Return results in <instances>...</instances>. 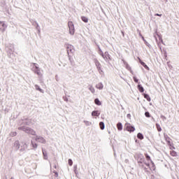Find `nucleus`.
<instances>
[{"instance_id":"21","label":"nucleus","mask_w":179,"mask_h":179,"mask_svg":"<svg viewBox=\"0 0 179 179\" xmlns=\"http://www.w3.org/2000/svg\"><path fill=\"white\" fill-rule=\"evenodd\" d=\"M157 129L159 132L162 131V127L159 124H156Z\"/></svg>"},{"instance_id":"9","label":"nucleus","mask_w":179,"mask_h":179,"mask_svg":"<svg viewBox=\"0 0 179 179\" xmlns=\"http://www.w3.org/2000/svg\"><path fill=\"white\" fill-rule=\"evenodd\" d=\"M138 60L140 64L145 69H148V71H149V66H148V65H146V64L145 62H143L141 58L138 57Z\"/></svg>"},{"instance_id":"2","label":"nucleus","mask_w":179,"mask_h":179,"mask_svg":"<svg viewBox=\"0 0 179 179\" xmlns=\"http://www.w3.org/2000/svg\"><path fill=\"white\" fill-rule=\"evenodd\" d=\"M68 26H69L70 34L71 36H73V34H75V25H73V22L71 21H69L68 22Z\"/></svg>"},{"instance_id":"17","label":"nucleus","mask_w":179,"mask_h":179,"mask_svg":"<svg viewBox=\"0 0 179 179\" xmlns=\"http://www.w3.org/2000/svg\"><path fill=\"white\" fill-rule=\"evenodd\" d=\"M143 96H144V98L146 99V100L148 101H150L151 99H150V96H149V94H144Z\"/></svg>"},{"instance_id":"37","label":"nucleus","mask_w":179,"mask_h":179,"mask_svg":"<svg viewBox=\"0 0 179 179\" xmlns=\"http://www.w3.org/2000/svg\"><path fill=\"white\" fill-rule=\"evenodd\" d=\"M156 41H158L157 38H156Z\"/></svg>"},{"instance_id":"15","label":"nucleus","mask_w":179,"mask_h":179,"mask_svg":"<svg viewBox=\"0 0 179 179\" xmlns=\"http://www.w3.org/2000/svg\"><path fill=\"white\" fill-rule=\"evenodd\" d=\"M81 20H83V22H84L85 23H87V22H89V19L87 17L85 16H82L81 17Z\"/></svg>"},{"instance_id":"22","label":"nucleus","mask_w":179,"mask_h":179,"mask_svg":"<svg viewBox=\"0 0 179 179\" xmlns=\"http://www.w3.org/2000/svg\"><path fill=\"white\" fill-rule=\"evenodd\" d=\"M157 38L159 43H163V39L162 38V36L160 35H157Z\"/></svg>"},{"instance_id":"34","label":"nucleus","mask_w":179,"mask_h":179,"mask_svg":"<svg viewBox=\"0 0 179 179\" xmlns=\"http://www.w3.org/2000/svg\"><path fill=\"white\" fill-rule=\"evenodd\" d=\"M145 166H147V167H149L150 164L148 163H145Z\"/></svg>"},{"instance_id":"12","label":"nucleus","mask_w":179,"mask_h":179,"mask_svg":"<svg viewBox=\"0 0 179 179\" xmlns=\"http://www.w3.org/2000/svg\"><path fill=\"white\" fill-rule=\"evenodd\" d=\"M164 138L166 142H167L168 145H170L171 143V138H170V137H169V136H164Z\"/></svg>"},{"instance_id":"1","label":"nucleus","mask_w":179,"mask_h":179,"mask_svg":"<svg viewBox=\"0 0 179 179\" xmlns=\"http://www.w3.org/2000/svg\"><path fill=\"white\" fill-rule=\"evenodd\" d=\"M18 129L21 131H24L26 134H29V135H36V131L30 127H19Z\"/></svg>"},{"instance_id":"26","label":"nucleus","mask_w":179,"mask_h":179,"mask_svg":"<svg viewBox=\"0 0 179 179\" xmlns=\"http://www.w3.org/2000/svg\"><path fill=\"white\" fill-rule=\"evenodd\" d=\"M145 115L147 118H150V113L149 112H145Z\"/></svg>"},{"instance_id":"32","label":"nucleus","mask_w":179,"mask_h":179,"mask_svg":"<svg viewBox=\"0 0 179 179\" xmlns=\"http://www.w3.org/2000/svg\"><path fill=\"white\" fill-rule=\"evenodd\" d=\"M32 145H33V148H37V144L36 143H35V144L32 143Z\"/></svg>"},{"instance_id":"5","label":"nucleus","mask_w":179,"mask_h":179,"mask_svg":"<svg viewBox=\"0 0 179 179\" xmlns=\"http://www.w3.org/2000/svg\"><path fill=\"white\" fill-rule=\"evenodd\" d=\"M94 62L99 73H103V70H101V64H100V62H99L97 59H95Z\"/></svg>"},{"instance_id":"13","label":"nucleus","mask_w":179,"mask_h":179,"mask_svg":"<svg viewBox=\"0 0 179 179\" xmlns=\"http://www.w3.org/2000/svg\"><path fill=\"white\" fill-rule=\"evenodd\" d=\"M138 89L141 93H143V92H145V89H143V87L141 85H138Z\"/></svg>"},{"instance_id":"4","label":"nucleus","mask_w":179,"mask_h":179,"mask_svg":"<svg viewBox=\"0 0 179 179\" xmlns=\"http://www.w3.org/2000/svg\"><path fill=\"white\" fill-rule=\"evenodd\" d=\"M124 129L128 132H134L135 131V127L131 125V123H126L124 124Z\"/></svg>"},{"instance_id":"3","label":"nucleus","mask_w":179,"mask_h":179,"mask_svg":"<svg viewBox=\"0 0 179 179\" xmlns=\"http://www.w3.org/2000/svg\"><path fill=\"white\" fill-rule=\"evenodd\" d=\"M66 48L67 50L69 57H71V54H73V52H75V49L72 45L67 44Z\"/></svg>"},{"instance_id":"20","label":"nucleus","mask_w":179,"mask_h":179,"mask_svg":"<svg viewBox=\"0 0 179 179\" xmlns=\"http://www.w3.org/2000/svg\"><path fill=\"white\" fill-rule=\"evenodd\" d=\"M137 138H138V139H143V135L142 134H141V133H138V134H137Z\"/></svg>"},{"instance_id":"8","label":"nucleus","mask_w":179,"mask_h":179,"mask_svg":"<svg viewBox=\"0 0 179 179\" xmlns=\"http://www.w3.org/2000/svg\"><path fill=\"white\" fill-rule=\"evenodd\" d=\"M5 29H6V24H5V22L1 21L0 22V30H2V31H5Z\"/></svg>"},{"instance_id":"35","label":"nucleus","mask_w":179,"mask_h":179,"mask_svg":"<svg viewBox=\"0 0 179 179\" xmlns=\"http://www.w3.org/2000/svg\"><path fill=\"white\" fill-rule=\"evenodd\" d=\"M127 68H130L129 65H128V64H127Z\"/></svg>"},{"instance_id":"28","label":"nucleus","mask_w":179,"mask_h":179,"mask_svg":"<svg viewBox=\"0 0 179 179\" xmlns=\"http://www.w3.org/2000/svg\"><path fill=\"white\" fill-rule=\"evenodd\" d=\"M68 163L69 166H72L73 164V162H72V159H69Z\"/></svg>"},{"instance_id":"7","label":"nucleus","mask_w":179,"mask_h":179,"mask_svg":"<svg viewBox=\"0 0 179 179\" xmlns=\"http://www.w3.org/2000/svg\"><path fill=\"white\" fill-rule=\"evenodd\" d=\"M34 73H36L38 76H43V74L41 73V71H40V69L37 67V66H35V69L34 70Z\"/></svg>"},{"instance_id":"16","label":"nucleus","mask_w":179,"mask_h":179,"mask_svg":"<svg viewBox=\"0 0 179 179\" xmlns=\"http://www.w3.org/2000/svg\"><path fill=\"white\" fill-rule=\"evenodd\" d=\"M94 103H95V104H96V106H101V101H100V100H99V99H95Z\"/></svg>"},{"instance_id":"18","label":"nucleus","mask_w":179,"mask_h":179,"mask_svg":"<svg viewBox=\"0 0 179 179\" xmlns=\"http://www.w3.org/2000/svg\"><path fill=\"white\" fill-rule=\"evenodd\" d=\"M145 156L146 157V160H148V162L150 161L151 163H152V159H150V156H149L148 154H145Z\"/></svg>"},{"instance_id":"19","label":"nucleus","mask_w":179,"mask_h":179,"mask_svg":"<svg viewBox=\"0 0 179 179\" xmlns=\"http://www.w3.org/2000/svg\"><path fill=\"white\" fill-rule=\"evenodd\" d=\"M99 127H100V129H104V122H101L100 123H99Z\"/></svg>"},{"instance_id":"14","label":"nucleus","mask_w":179,"mask_h":179,"mask_svg":"<svg viewBox=\"0 0 179 179\" xmlns=\"http://www.w3.org/2000/svg\"><path fill=\"white\" fill-rule=\"evenodd\" d=\"M117 128L118 131H122V124L119 122L117 124Z\"/></svg>"},{"instance_id":"6","label":"nucleus","mask_w":179,"mask_h":179,"mask_svg":"<svg viewBox=\"0 0 179 179\" xmlns=\"http://www.w3.org/2000/svg\"><path fill=\"white\" fill-rule=\"evenodd\" d=\"M35 141L40 142V143H45V139L43 137L37 136Z\"/></svg>"},{"instance_id":"33","label":"nucleus","mask_w":179,"mask_h":179,"mask_svg":"<svg viewBox=\"0 0 179 179\" xmlns=\"http://www.w3.org/2000/svg\"><path fill=\"white\" fill-rule=\"evenodd\" d=\"M155 16H162V14L157 13V14L155 15Z\"/></svg>"},{"instance_id":"29","label":"nucleus","mask_w":179,"mask_h":179,"mask_svg":"<svg viewBox=\"0 0 179 179\" xmlns=\"http://www.w3.org/2000/svg\"><path fill=\"white\" fill-rule=\"evenodd\" d=\"M90 92H92V93H94V92H95L94 88H93V87H90Z\"/></svg>"},{"instance_id":"27","label":"nucleus","mask_w":179,"mask_h":179,"mask_svg":"<svg viewBox=\"0 0 179 179\" xmlns=\"http://www.w3.org/2000/svg\"><path fill=\"white\" fill-rule=\"evenodd\" d=\"M16 135H17V133H16V131H12L10 133L11 136H16Z\"/></svg>"},{"instance_id":"24","label":"nucleus","mask_w":179,"mask_h":179,"mask_svg":"<svg viewBox=\"0 0 179 179\" xmlns=\"http://www.w3.org/2000/svg\"><path fill=\"white\" fill-rule=\"evenodd\" d=\"M35 87H36V90H38L39 92L43 93V90H41V88H40V87L38 85H36Z\"/></svg>"},{"instance_id":"11","label":"nucleus","mask_w":179,"mask_h":179,"mask_svg":"<svg viewBox=\"0 0 179 179\" xmlns=\"http://www.w3.org/2000/svg\"><path fill=\"white\" fill-rule=\"evenodd\" d=\"M92 117H99V115H100V113L99 112V110H94L92 113Z\"/></svg>"},{"instance_id":"23","label":"nucleus","mask_w":179,"mask_h":179,"mask_svg":"<svg viewBox=\"0 0 179 179\" xmlns=\"http://www.w3.org/2000/svg\"><path fill=\"white\" fill-rule=\"evenodd\" d=\"M97 89H99L100 90H101V89H103V84L99 83L96 85Z\"/></svg>"},{"instance_id":"25","label":"nucleus","mask_w":179,"mask_h":179,"mask_svg":"<svg viewBox=\"0 0 179 179\" xmlns=\"http://www.w3.org/2000/svg\"><path fill=\"white\" fill-rule=\"evenodd\" d=\"M169 146V149L170 150H173V149H176V147H174V145H171V143H170V145H168Z\"/></svg>"},{"instance_id":"30","label":"nucleus","mask_w":179,"mask_h":179,"mask_svg":"<svg viewBox=\"0 0 179 179\" xmlns=\"http://www.w3.org/2000/svg\"><path fill=\"white\" fill-rule=\"evenodd\" d=\"M134 82H136V83H138V82H139V80H138V78H136V77H134L133 78Z\"/></svg>"},{"instance_id":"31","label":"nucleus","mask_w":179,"mask_h":179,"mask_svg":"<svg viewBox=\"0 0 179 179\" xmlns=\"http://www.w3.org/2000/svg\"><path fill=\"white\" fill-rule=\"evenodd\" d=\"M43 156H44V158H45V159H47V152L43 151Z\"/></svg>"},{"instance_id":"10","label":"nucleus","mask_w":179,"mask_h":179,"mask_svg":"<svg viewBox=\"0 0 179 179\" xmlns=\"http://www.w3.org/2000/svg\"><path fill=\"white\" fill-rule=\"evenodd\" d=\"M170 155H171V156H172V157H177L178 156V154L177 153V152H176L173 150H171L170 151Z\"/></svg>"},{"instance_id":"38","label":"nucleus","mask_w":179,"mask_h":179,"mask_svg":"<svg viewBox=\"0 0 179 179\" xmlns=\"http://www.w3.org/2000/svg\"><path fill=\"white\" fill-rule=\"evenodd\" d=\"M122 34H123V36H124V32H122Z\"/></svg>"},{"instance_id":"36","label":"nucleus","mask_w":179,"mask_h":179,"mask_svg":"<svg viewBox=\"0 0 179 179\" xmlns=\"http://www.w3.org/2000/svg\"><path fill=\"white\" fill-rule=\"evenodd\" d=\"M127 117H131V115H130V114H128V115H127Z\"/></svg>"}]
</instances>
